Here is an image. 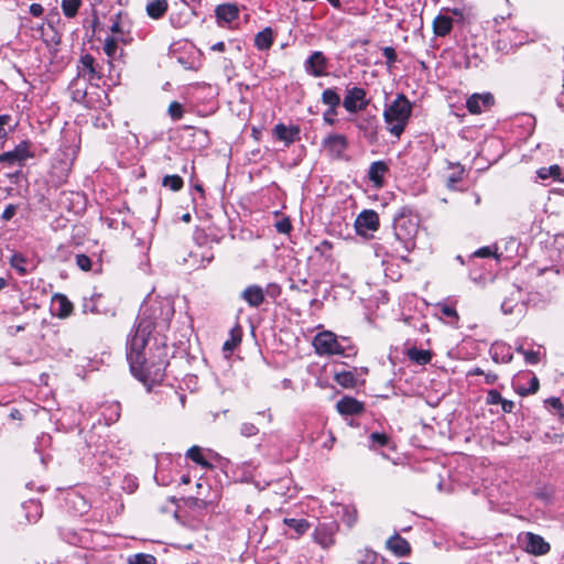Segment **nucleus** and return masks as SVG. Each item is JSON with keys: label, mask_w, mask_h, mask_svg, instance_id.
I'll list each match as a JSON object with an SVG mask.
<instances>
[{"label": "nucleus", "mask_w": 564, "mask_h": 564, "mask_svg": "<svg viewBox=\"0 0 564 564\" xmlns=\"http://www.w3.org/2000/svg\"><path fill=\"white\" fill-rule=\"evenodd\" d=\"M126 20H127V14L123 13L122 11H119L117 14H115L111 18L110 32L113 34L112 36L123 37V35L127 32Z\"/></svg>", "instance_id": "obj_25"}, {"label": "nucleus", "mask_w": 564, "mask_h": 564, "mask_svg": "<svg viewBox=\"0 0 564 564\" xmlns=\"http://www.w3.org/2000/svg\"><path fill=\"white\" fill-rule=\"evenodd\" d=\"M484 376H485V382L487 384H494L498 379V376L494 372H488V373H485Z\"/></svg>", "instance_id": "obj_58"}, {"label": "nucleus", "mask_w": 564, "mask_h": 564, "mask_svg": "<svg viewBox=\"0 0 564 564\" xmlns=\"http://www.w3.org/2000/svg\"><path fill=\"white\" fill-rule=\"evenodd\" d=\"M453 29V19L447 15H437L433 21V30L435 35L445 36Z\"/></svg>", "instance_id": "obj_20"}, {"label": "nucleus", "mask_w": 564, "mask_h": 564, "mask_svg": "<svg viewBox=\"0 0 564 564\" xmlns=\"http://www.w3.org/2000/svg\"><path fill=\"white\" fill-rule=\"evenodd\" d=\"M30 147L29 141H22L12 151L0 153V163H4L8 167L14 165L22 167L26 159L33 158Z\"/></svg>", "instance_id": "obj_6"}, {"label": "nucleus", "mask_w": 564, "mask_h": 564, "mask_svg": "<svg viewBox=\"0 0 564 564\" xmlns=\"http://www.w3.org/2000/svg\"><path fill=\"white\" fill-rule=\"evenodd\" d=\"M299 132L300 130L297 127H286L283 123H279L274 127L275 137L286 145H290L295 141Z\"/></svg>", "instance_id": "obj_17"}, {"label": "nucleus", "mask_w": 564, "mask_h": 564, "mask_svg": "<svg viewBox=\"0 0 564 564\" xmlns=\"http://www.w3.org/2000/svg\"><path fill=\"white\" fill-rule=\"evenodd\" d=\"M218 22L230 23L239 15L237 6L230 3L219 4L215 10Z\"/></svg>", "instance_id": "obj_16"}, {"label": "nucleus", "mask_w": 564, "mask_h": 564, "mask_svg": "<svg viewBox=\"0 0 564 564\" xmlns=\"http://www.w3.org/2000/svg\"><path fill=\"white\" fill-rule=\"evenodd\" d=\"M502 402V397L497 390H490L487 393V403L488 404H500Z\"/></svg>", "instance_id": "obj_45"}, {"label": "nucleus", "mask_w": 564, "mask_h": 564, "mask_svg": "<svg viewBox=\"0 0 564 564\" xmlns=\"http://www.w3.org/2000/svg\"><path fill=\"white\" fill-rule=\"evenodd\" d=\"M469 376H484L485 372L480 368H474L468 372Z\"/></svg>", "instance_id": "obj_63"}, {"label": "nucleus", "mask_w": 564, "mask_h": 564, "mask_svg": "<svg viewBox=\"0 0 564 564\" xmlns=\"http://www.w3.org/2000/svg\"><path fill=\"white\" fill-rule=\"evenodd\" d=\"M494 252L492 250L490 249V247H482L480 249H478L476 252H475V256L476 257H479V258H486V257H490L492 256Z\"/></svg>", "instance_id": "obj_53"}, {"label": "nucleus", "mask_w": 564, "mask_h": 564, "mask_svg": "<svg viewBox=\"0 0 564 564\" xmlns=\"http://www.w3.org/2000/svg\"><path fill=\"white\" fill-rule=\"evenodd\" d=\"M24 329H25V326H24V325L10 326V327H8V333H9L11 336H14V335H17L18 333L23 332Z\"/></svg>", "instance_id": "obj_57"}, {"label": "nucleus", "mask_w": 564, "mask_h": 564, "mask_svg": "<svg viewBox=\"0 0 564 564\" xmlns=\"http://www.w3.org/2000/svg\"><path fill=\"white\" fill-rule=\"evenodd\" d=\"M119 42H124V39L119 36H107L105 39L104 52L109 58L115 59L118 56Z\"/></svg>", "instance_id": "obj_27"}, {"label": "nucleus", "mask_w": 564, "mask_h": 564, "mask_svg": "<svg viewBox=\"0 0 564 564\" xmlns=\"http://www.w3.org/2000/svg\"><path fill=\"white\" fill-rule=\"evenodd\" d=\"M183 180L178 175H166L162 181L164 187H169L173 192H177L183 187Z\"/></svg>", "instance_id": "obj_34"}, {"label": "nucleus", "mask_w": 564, "mask_h": 564, "mask_svg": "<svg viewBox=\"0 0 564 564\" xmlns=\"http://www.w3.org/2000/svg\"><path fill=\"white\" fill-rule=\"evenodd\" d=\"M386 545L388 550L400 557L406 556L411 552L409 542L397 533L387 541Z\"/></svg>", "instance_id": "obj_14"}, {"label": "nucleus", "mask_w": 564, "mask_h": 564, "mask_svg": "<svg viewBox=\"0 0 564 564\" xmlns=\"http://www.w3.org/2000/svg\"><path fill=\"white\" fill-rule=\"evenodd\" d=\"M15 210L17 208L14 205H8L3 210L1 218L6 221L10 220L15 215Z\"/></svg>", "instance_id": "obj_50"}, {"label": "nucleus", "mask_w": 564, "mask_h": 564, "mask_svg": "<svg viewBox=\"0 0 564 564\" xmlns=\"http://www.w3.org/2000/svg\"><path fill=\"white\" fill-rule=\"evenodd\" d=\"M145 308L142 307V317L138 323L134 334L129 339L130 350L127 358L135 377L144 382L159 383L164 378L169 361L163 349L159 350L156 361H147L143 357L142 351L154 326L153 321L145 317Z\"/></svg>", "instance_id": "obj_1"}, {"label": "nucleus", "mask_w": 564, "mask_h": 564, "mask_svg": "<svg viewBox=\"0 0 564 564\" xmlns=\"http://www.w3.org/2000/svg\"><path fill=\"white\" fill-rule=\"evenodd\" d=\"M284 523L293 529L297 535L305 533L310 528V523L304 519L285 518Z\"/></svg>", "instance_id": "obj_32"}, {"label": "nucleus", "mask_w": 564, "mask_h": 564, "mask_svg": "<svg viewBox=\"0 0 564 564\" xmlns=\"http://www.w3.org/2000/svg\"><path fill=\"white\" fill-rule=\"evenodd\" d=\"M382 54L387 58L388 66H391L397 61V53L393 47H383Z\"/></svg>", "instance_id": "obj_43"}, {"label": "nucleus", "mask_w": 564, "mask_h": 564, "mask_svg": "<svg viewBox=\"0 0 564 564\" xmlns=\"http://www.w3.org/2000/svg\"><path fill=\"white\" fill-rule=\"evenodd\" d=\"M313 346L318 355H344V347L329 330L318 333L313 339Z\"/></svg>", "instance_id": "obj_4"}, {"label": "nucleus", "mask_w": 564, "mask_h": 564, "mask_svg": "<svg viewBox=\"0 0 564 564\" xmlns=\"http://www.w3.org/2000/svg\"><path fill=\"white\" fill-rule=\"evenodd\" d=\"M80 63L82 69L79 70V74H82L84 77H87L89 80L100 78L99 73L95 68V58L91 55L86 54L82 56Z\"/></svg>", "instance_id": "obj_21"}, {"label": "nucleus", "mask_w": 564, "mask_h": 564, "mask_svg": "<svg viewBox=\"0 0 564 564\" xmlns=\"http://www.w3.org/2000/svg\"><path fill=\"white\" fill-rule=\"evenodd\" d=\"M437 307L440 308V312L446 317L453 318L455 321L458 319V314L453 306L447 305L445 303H440L437 304Z\"/></svg>", "instance_id": "obj_39"}, {"label": "nucleus", "mask_w": 564, "mask_h": 564, "mask_svg": "<svg viewBox=\"0 0 564 564\" xmlns=\"http://www.w3.org/2000/svg\"><path fill=\"white\" fill-rule=\"evenodd\" d=\"M72 95L74 100L80 101L86 95V89L76 88L72 91Z\"/></svg>", "instance_id": "obj_56"}, {"label": "nucleus", "mask_w": 564, "mask_h": 564, "mask_svg": "<svg viewBox=\"0 0 564 564\" xmlns=\"http://www.w3.org/2000/svg\"><path fill=\"white\" fill-rule=\"evenodd\" d=\"M355 227L357 232L362 236H366L368 231H376L379 227L378 214L371 209L361 212L355 220Z\"/></svg>", "instance_id": "obj_8"}, {"label": "nucleus", "mask_w": 564, "mask_h": 564, "mask_svg": "<svg viewBox=\"0 0 564 564\" xmlns=\"http://www.w3.org/2000/svg\"><path fill=\"white\" fill-rule=\"evenodd\" d=\"M547 402L551 405V408L555 410L560 411L562 409V402L558 398H551L550 400H547Z\"/></svg>", "instance_id": "obj_59"}, {"label": "nucleus", "mask_w": 564, "mask_h": 564, "mask_svg": "<svg viewBox=\"0 0 564 564\" xmlns=\"http://www.w3.org/2000/svg\"><path fill=\"white\" fill-rule=\"evenodd\" d=\"M10 119L11 118L9 115H1L0 116V127L6 126L10 121Z\"/></svg>", "instance_id": "obj_62"}, {"label": "nucleus", "mask_w": 564, "mask_h": 564, "mask_svg": "<svg viewBox=\"0 0 564 564\" xmlns=\"http://www.w3.org/2000/svg\"><path fill=\"white\" fill-rule=\"evenodd\" d=\"M539 389V380L536 377H532L530 380V388L524 393H535Z\"/></svg>", "instance_id": "obj_55"}, {"label": "nucleus", "mask_w": 564, "mask_h": 564, "mask_svg": "<svg viewBox=\"0 0 564 564\" xmlns=\"http://www.w3.org/2000/svg\"><path fill=\"white\" fill-rule=\"evenodd\" d=\"M327 58L319 51L312 53L304 63L305 72L314 77L327 75Z\"/></svg>", "instance_id": "obj_7"}, {"label": "nucleus", "mask_w": 564, "mask_h": 564, "mask_svg": "<svg viewBox=\"0 0 564 564\" xmlns=\"http://www.w3.org/2000/svg\"><path fill=\"white\" fill-rule=\"evenodd\" d=\"M368 105L369 99L364 88L357 86L347 88L343 106L349 113H357L366 109Z\"/></svg>", "instance_id": "obj_5"}, {"label": "nucleus", "mask_w": 564, "mask_h": 564, "mask_svg": "<svg viewBox=\"0 0 564 564\" xmlns=\"http://www.w3.org/2000/svg\"><path fill=\"white\" fill-rule=\"evenodd\" d=\"M387 172L388 165L383 161H376L369 167L368 177L377 187H380Z\"/></svg>", "instance_id": "obj_18"}, {"label": "nucleus", "mask_w": 564, "mask_h": 564, "mask_svg": "<svg viewBox=\"0 0 564 564\" xmlns=\"http://www.w3.org/2000/svg\"><path fill=\"white\" fill-rule=\"evenodd\" d=\"M129 564H155L156 560L153 555L138 553L129 557Z\"/></svg>", "instance_id": "obj_36"}, {"label": "nucleus", "mask_w": 564, "mask_h": 564, "mask_svg": "<svg viewBox=\"0 0 564 564\" xmlns=\"http://www.w3.org/2000/svg\"><path fill=\"white\" fill-rule=\"evenodd\" d=\"M241 299L245 300L249 306L259 307L264 302L263 289L257 284L249 285L241 292Z\"/></svg>", "instance_id": "obj_13"}, {"label": "nucleus", "mask_w": 564, "mask_h": 564, "mask_svg": "<svg viewBox=\"0 0 564 564\" xmlns=\"http://www.w3.org/2000/svg\"><path fill=\"white\" fill-rule=\"evenodd\" d=\"M166 0H148L147 13L152 19H160L167 10Z\"/></svg>", "instance_id": "obj_23"}, {"label": "nucleus", "mask_w": 564, "mask_h": 564, "mask_svg": "<svg viewBox=\"0 0 564 564\" xmlns=\"http://www.w3.org/2000/svg\"><path fill=\"white\" fill-rule=\"evenodd\" d=\"M337 410L341 414L355 415L364 410L362 403L352 398H343L337 402Z\"/></svg>", "instance_id": "obj_19"}, {"label": "nucleus", "mask_w": 564, "mask_h": 564, "mask_svg": "<svg viewBox=\"0 0 564 564\" xmlns=\"http://www.w3.org/2000/svg\"><path fill=\"white\" fill-rule=\"evenodd\" d=\"M406 356L411 361L421 366L429 364L432 359L431 350L417 349L415 347L409 348Z\"/></svg>", "instance_id": "obj_26"}, {"label": "nucleus", "mask_w": 564, "mask_h": 564, "mask_svg": "<svg viewBox=\"0 0 564 564\" xmlns=\"http://www.w3.org/2000/svg\"><path fill=\"white\" fill-rule=\"evenodd\" d=\"M512 299H507L501 304V310L505 314H511L514 311V306L517 305V302L520 300V290L516 289L512 293Z\"/></svg>", "instance_id": "obj_35"}, {"label": "nucleus", "mask_w": 564, "mask_h": 564, "mask_svg": "<svg viewBox=\"0 0 564 564\" xmlns=\"http://www.w3.org/2000/svg\"><path fill=\"white\" fill-rule=\"evenodd\" d=\"M411 113V102L403 94H399L383 111V119L389 132L400 138L409 122Z\"/></svg>", "instance_id": "obj_3"}, {"label": "nucleus", "mask_w": 564, "mask_h": 564, "mask_svg": "<svg viewBox=\"0 0 564 564\" xmlns=\"http://www.w3.org/2000/svg\"><path fill=\"white\" fill-rule=\"evenodd\" d=\"M378 561H379V557H378V555L375 552L367 551L366 555H365V560L362 562L364 563L375 564Z\"/></svg>", "instance_id": "obj_54"}, {"label": "nucleus", "mask_w": 564, "mask_h": 564, "mask_svg": "<svg viewBox=\"0 0 564 564\" xmlns=\"http://www.w3.org/2000/svg\"><path fill=\"white\" fill-rule=\"evenodd\" d=\"M83 1L82 0H62L61 8L63 14L68 18L73 19L77 15L79 8L82 7Z\"/></svg>", "instance_id": "obj_28"}, {"label": "nucleus", "mask_w": 564, "mask_h": 564, "mask_svg": "<svg viewBox=\"0 0 564 564\" xmlns=\"http://www.w3.org/2000/svg\"><path fill=\"white\" fill-rule=\"evenodd\" d=\"M169 115L174 120H178L183 117V107L180 102L173 101L169 106Z\"/></svg>", "instance_id": "obj_38"}, {"label": "nucleus", "mask_w": 564, "mask_h": 564, "mask_svg": "<svg viewBox=\"0 0 564 564\" xmlns=\"http://www.w3.org/2000/svg\"><path fill=\"white\" fill-rule=\"evenodd\" d=\"M355 510H352L351 512L347 511V523L348 525H352L356 521V516H355Z\"/></svg>", "instance_id": "obj_60"}, {"label": "nucleus", "mask_w": 564, "mask_h": 564, "mask_svg": "<svg viewBox=\"0 0 564 564\" xmlns=\"http://www.w3.org/2000/svg\"><path fill=\"white\" fill-rule=\"evenodd\" d=\"M335 381L344 388H351L355 386L356 379H355V375L352 372L343 371V372L336 373Z\"/></svg>", "instance_id": "obj_33"}, {"label": "nucleus", "mask_w": 564, "mask_h": 564, "mask_svg": "<svg viewBox=\"0 0 564 564\" xmlns=\"http://www.w3.org/2000/svg\"><path fill=\"white\" fill-rule=\"evenodd\" d=\"M240 340H241L240 334L235 335L234 333H231V339L225 341L224 350L232 351L237 347V345L240 343Z\"/></svg>", "instance_id": "obj_42"}, {"label": "nucleus", "mask_w": 564, "mask_h": 564, "mask_svg": "<svg viewBox=\"0 0 564 564\" xmlns=\"http://www.w3.org/2000/svg\"><path fill=\"white\" fill-rule=\"evenodd\" d=\"M536 174L541 180H547L552 177L553 180L564 182V170L557 164L551 165L549 167H541L536 171Z\"/></svg>", "instance_id": "obj_24"}, {"label": "nucleus", "mask_w": 564, "mask_h": 564, "mask_svg": "<svg viewBox=\"0 0 564 564\" xmlns=\"http://www.w3.org/2000/svg\"><path fill=\"white\" fill-rule=\"evenodd\" d=\"M502 411L506 413H511L514 409V402L510 400H506L502 398V402H500Z\"/></svg>", "instance_id": "obj_51"}, {"label": "nucleus", "mask_w": 564, "mask_h": 564, "mask_svg": "<svg viewBox=\"0 0 564 564\" xmlns=\"http://www.w3.org/2000/svg\"><path fill=\"white\" fill-rule=\"evenodd\" d=\"M336 524L335 523H323L319 524L314 533V541L319 544L323 549H328L335 543Z\"/></svg>", "instance_id": "obj_10"}, {"label": "nucleus", "mask_w": 564, "mask_h": 564, "mask_svg": "<svg viewBox=\"0 0 564 564\" xmlns=\"http://www.w3.org/2000/svg\"><path fill=\"white\" fill-rule=\"evenodd\" d=\"M334 8H340L339 0H327Z\"/></svg>", "instance_id": "obj_64"}, {"label": "nucleus", "mask_w": 564, "mask_h": 564, "mask_svg": "<svg viewBox=\"0 0 564 564\" xmlns=\"http://www.w3.org/2000/svg\"><path fill=\"white\" fill-rule=\"evenodd\" d=\"M523 356L525 361L530 365H535L539 362V352L536 351H523Z\"/></svg>", "instance_id": "obj_49"}, {"label": "nucleus", "mask_w": 564, "mask_h": 564, "mask_svg": "<svg viewBox=\"0 0 564 564\" xmlns=\"http://www.w3.org/2000/svg\"><path fill=\"white\" fill-rule=\"evenodd\" d=\"M76 263L84 271H89L91 269V260L86 254H77Z\"/></svg>", "instance_id": "obj_41"}, {"label": "nucleus", "mask_w": 564, "mask_h": 564, "mask_svg": "<svg viewBox=\"0 0 564 564\" xmlns=\"http://www.w3.org/2000/svg\"><path fill=\"white\" fill-rule=\"evenodd\" d=\"M61 300V313L59 316H68L70 314V311L73 308L72 304L67 301L65 296H59Z\"/></svg>", "instance_id": "obj_44"}, {"label": "nucleus", "mask_w": 564, "mask_h": 564, "mask_svg": "<svg viewBox=\"0 0 564 564\" xmlns=\"http://www.w3.org/2000/svg\"><path fill=\"white\" fill-rule=\"evenodd\" d=\"M186 457L200 465L204 468H209L212 465L204 458L202 448L199 446H192L187 453Z\"/></svg>", "instance_id": "obj_31"}, {"label": "nucleus", "mask_w": 564, "mask_h": 564, "mask_svg": "<svg viewBox=\"0 0 564 564\" xmlns=\"http://www.w3.org/2000/svg\"><path fill=\"white\" fill-rule=\"evenodd\" d=\"M492 104L494 96L491 94H474L467 99L466 107L470 113L478 115L488 109Z\"/></svg>", "instance_id": "obj_12"}, {"label": "nucleus", "mask_w": 564, "mask_h": 564, "mask_svg": "<svg viewBox=\"0 0 564 564\" xmlns=\"http://www.w3.org/2000/svg\"><path fill=\"white\" fill-rule=\"evenodd\" d=\"M490 355L495 362L509 364L513 358L510 346L501 341L491 345Z\"/></svg>", "instance_id": "obj_15"}, {"label": "nucleus", "mask_w": 564, "mask_h": 564, "mask_svg": "<svg viewBox=\"0 0 564 564\" xmlns=\"http://www.w3.org/2000/svg\"><path fill=\"white\" fill-rule=\"evenodd\" d=\"M370 446L371 447H376V446H386L388 443H389V437L383 434V433H378V432H375V433H371L370 436Z\"/></svg>", "instance_id": "obj_37"}, {"label": "nucleus", "mask_w": 564, "mask_h": 564, "mask_svg": "<svg viewBox=\"0 0 564 564\" xmlns=\"http://www.w3.org/2000/svg\"><path fill=\"white\" fill-rule=\"evenodd\" d=\"M524 550L535 556L549 553L550 544L539 534L527 532L523 535Z\"/></svg>", "instance_id": "obj_9"}, {"label": "nucleus", "mask_w": 564, "mask_h": 564, "mask_svg": "<svg viewBox=\"0 0 564 564\" xmlns=\"http://www.w3.org/2000/svg\"><path fill=\"white\" fill-rule=\"evenodd\" d=\"M212 50L214 51H219V52H224L225 51V44L224 42H217L216 44H214L212 46Z\"/></svg>", "instance_id": "obj_61"}, {"label": "nucleus", "mask_w": 564, "mask_h": 564, "mask_svg": "<svg viewBox=\"0 0 564 564\" xmlns=\"http://www.w3.org/2000/svg\"><path fill=\"white\" fill-rule=\"evenodd\" d=\"M43 7L40 3H32L30 6V13L34 17H40L43 14Z\"/></svg>", "instance_id": "obj_52"}, {"label": "nucleus", "mask_w": 564, "mask_h": 564, "mask_svg": "<svg viewBox=\"0 0 564 564\" xmlns=\"http://www.w3.org/2000/svg\"><path fill=\"white\" fill-rule=\"evenodd\" d=\"M322 102L327 105L328 108L337 109L340 105V96L333 88H327L322 94Z\"/></svg>", "instance_id": "obj_30"}, {"label": "nucleus", "mask_w": 564, "mask_h": 564, "mask_svg": "<svg viewBox=\"0 0 564 564\" xmlns=\"http://www.w3.org/2000/svg\"><path fill=\"white\" fill-rule=\"evenodd\" d=\"M521 43H522L521 41H519V42L514 41L513 43L508 44L503 40H498L496 44H497V50L508 53L511 47L517 46Z\"/></svg>", "instance_id": "obj_46"}, {"label": "nucleus", "mask_w": 564, "mask_h": 564, "mask_svg": "<svg viewBox=\"0 0 564 564\" xmlns=\"http://www.w3.org/2000/svg\"><path fill=\"white\" fill-rule=\"evenodd\" d=\"M337 115V109H334V108H328L324 115H323V119L326 123L333 126L335 123V119L334 117Z\"/></svg>", "instance_id": "obj_47"}, {"label": "nucleus", "mask_w": 564, "mask_h": 564, "mask_svg": "<svg viewBox=\"0 0 564 564\" xmlns=\"http://www.w3.org/2000/svg\"><path fill=\"white\" fill-rule=\"evenodd\" d=\"M394 237L401 246L394 248V252L400 258H404V253L410 252L414 248V237L417 234L419 226L413 216L404 208L394 216L393 219Z\"/></svg>", "instance_id": "obj_2"}, {"label": "nucleus", "mask_w": 564, "mask_h": 564, "mask_svg": "<svg viewBox=\"0 0 564 564\" xmlns=\"http://www.w3.org/2000/svg\"><path fill=\"white\" fill-rule=\"evenodd\" d=\"M26 259L21 253H13L10 258V265L20 274L25 275L29 272L26 268Z\"/></svg>", "instance_id": "obj_29"}, {"label": "nucleus", "mask_w": 564, "mask_h": 564, "mask_svg": "<svg viewBox=\"0 0 564 564\" xmlns=\"http://www.w3.org/2000/svg\"><path fill=\"white\" fill-rule=\"evenodd\" d=\"M322 145L330 156L339 158L347 148V140L341 134H329L323 140Z\"/></svg>", "instance_id": "obj_11"}, {"label": "nucleus", "mask_w": 564, "mask_h": 564, "mask_svg": "<svg viewBox=\"0 0 564 564\" xmlns=\"http://www.w3.org/2000/svg\"><path fill=\"white\" fill-rule=\"evenodd\" d=\"M275 228L281 234H288L292 227L288 219H282L275 224Z\"/></svg>", "instance_id": "obj_48"}, {"label": "nucleus", "mask_w": 564, "mask_h": 564, "mask_svg": "<svg viewBox=\"0 0 564 564\" xmlns=\"http://www.w3.org/2000/svg\"><path fill=\"white\" fill-rule=\"evenodd\" d=\"M273 44V31L271 28H265L254 37V45L260 51L269 50Z\"/></svg>", "instance_id": "obj_22"}, {"label": "nucleus", "mask_w": 564, "mask_h": 564, "mask_svg": "<svg viewBox=\"0 0 564 564\" xmlns=\"http://www.w3.org/2000/svg\"><path fill=\"white\" fill-rule=\"evenodd\" d=\"M259 429L252 423H242L240 426V434L245 437H250L258 434Z\"/></svg>", "instance_id": "obj_40"}]
</instances>
